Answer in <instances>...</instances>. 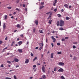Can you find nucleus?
Returning <instances> with one entry per match:
<instances>
[{
    "instance_id": "nucleus-1",
    "label": "nucleus",
    "mask_w": 79,
    "mask_h": 79,
    "mask_svg": "<svg viewBox=\"0 0 79 79\" xmlns=\"http://www.w3.org/2000/svg\"><path fill=\"white\" fill-rule=\"evenodd\" d=\"M64 25V21L60 20L59 22V26H60V27H62V26H63Z\"/></svg>"
},
{
    "instance_id": "nucleus-2",
    "label": "nucleus",
    "mask_w": 79,
    "mask_h": 79,
    "mask_svg": "<svg viewBox=\"0 0 79 79\" xmlns=\"http://www.w3.org/2000/svg\"><path fill=\"white\" fill-rule=\"evenodd\" d=\"M58 64L60 66H63L64 64V63H63V62H60L58 63Z\"/></svg>"
},
{
    "instance_id": "nucleus-3",
    "label": "nucleus",
    "mask_w": 79,
    "mask_h": 79,
    "mask_svg": "<svg viewBox=\"0 0 79 79\" xmlns=\"http://www.w3.org/2000/svg\"><path fill=\"white\" fill-rule=\"evenodd\" d=\"M3 27L4 30H5V28H6V23H3Z\"/></svg>"
},
{
    "instance_id": "nucleus-4",
    "label": "nucleus",
    "mask_w": 79,
    "mask_h": 79,
    "mask_svg": "<svg viewBox=\"0 0 79 79\" xmlns=\"http://www.w3.org/2000/svg\"><path fill=\"white\" fill-rule=\"evenodd\" d=\"M42 69L43 73H45V67L43 65L42 68Z\"/></svg>"
},
{
    "instance_id": "nucleus-5",
    "label": "nucleus",
    "mask_w": 79,
    "mask_h": 79,
    "mask_svg": "<svg viewBox=\"0 0 79 79\" xmlns=\"http://www.w3.org/2000/svg\"><path fill=\"white\" fill-rule=\"evenodd\" d=\"M57 3V0H55L53 2V6H55L56 5V3Z\"/></svg>"
},
{
    "instance_id": "nucleus-6",
    "label": "nucleus",
    "mask_w": 79,
    "mask_h": 79,
    "mask_svg": "<svg viewBox=\"0 0 79 79\" xmlns=\"http://www.w3.org/2000/svg\"><path fill=\"white\" fill-rule=\"evenodd\" d=\"M58 72H63V69L61 68H60L58 70Z\"/></svg>"
},
{
    "instance_id": "nucleus-7",
    "label": "nucleus",
    "mask_w": 79,
    "mask_h": 79,
    "mask_svg": "<svg viewBox=\"0 0 79 79\" xmlns=\"http://www.w3.org/2000/svg\"><path fill=\"white\" fill-rule=\"evenodd\" d=\"M29 61V60L28 59H26L25 61V63H28Z\"/></svg>"
},
{
    "instance_id": "nucleus-8",
    "label": "nucleus",
    "mask_w": 79,
    "mask_h": 79,
    "mask_svg": "<svg viewBox=\"0 0 79 79\" xmlns=\"http://www.w3.org/2000/svg\"><path fill=\"white\" fill-rule=\"evenodd\" d=\"M14 61L15 62H18L19 61V60L17 59L16 58H14Z\"/></svg>"
},
{
    "instance_id": "nucleus-9",
    "label": "nucleus",
    "mask_w": 79,
    "mask_h": 79,
    "mask_svg": "<svg viewBox=\"0 0 79 79\" xmlns=\"http://www.w3.org/2000/svg\"><path fill=\"white\" fill-rule=\"evenodd\" d=\"M22 41H19L18 42V44H19V46H20L21 44H22Z\"/></svg>"
},
{
    "instance_id": "nucleus-10",
    "label": "nucleus",
    "mask_w": 79,
    "mask_h": 79,
    "mask_svg": "<svg viewBox=\"0 0 79 79\" xmlns=\"http://www.w3.org/2000/svg\"><path fill=\"white\" fill-rule=\"evenodd\" d=\"M64 6L66 8H68V4H65L64 5Z\"/></svg>"
},
{
    "instance_id": "nucleus-11",
    "label": "nucleus",
    "mask_w": 79,
    "mask_h": 79,
    "mask_svg": "<svg viewBox=\"0 0 79 79\" xmlns=\"http://www.w3.org/2000/svg\"><path fill=\"white\" fill-rule=\"evenodd\" d=\"M16 27L17 28H21V25L18 24L17 25Z\"/></svg>"
},
{
    "instance_id": "nucleus-12",
    "label": "nucleus",
    "mask_w": 79,
    "mask_h": 79,
    "mask_svg": "<svg viewBox=\"0 0 79 79\" xmlns=\"http://www.w3.org/2000/svg\"><path fill=\"white\" fill-rule=\"evenodd\" d=\"M57 26H58L59 24L60 25V22H59V21H57L56 22Z\"/></svg>"
},
{
    "instance_id": "nucleus-13",
    "label": "nucleus",
    "mask_w": 79,
    "mask_h": 79,
    "mask_svg": "<svg viewBox=\"0 0 79 79\" xmlns=\"http://www.w3.org/2000/svg\"><path fill=\"white\" fill-rule=\"evenodd\" d=\"M18 50L19 53H21L23 52V49H18Z\"/></svg>"
},
{
    "instance_id": "nucleus-14",
    "label": "nucleus",
    "mask_w": 79,
    "mask_h": 79,
    "mask_svg": "<svg viewBox=\"0 0 79 79\" xmlns=\"http://www.w3.org/2000/svg\"><path fill=\"white\" fill-rule=\"evenodd\" d=\"M40 45L41 47H44V43H40Z\"/></svg>"
},
{
    "instance_id": "nucleus-15",
    "label": "nucleus",
    "mask_w": 79,
    "mask_h": 79,
    "mask_svg": "<svg viewBox=\"0 0 79 79\" xmlns=\"http://www.w3.org/2000/svg\"><path fill=\"white\" fill-rule=\"evenodd\" d=\"M43 79H45L46 78V76L45 75H43L42 76Z\"/></svg>"
},
{
    "instance_id": "nucleus-16",
    "label": "nucleus",
    "mask_w": 79,
    "mask_h": 79,
    "mask_svg": "<svg viewBox=\"0 0 79 79\" xmlns=\"http://www.w3.org/2000/svg\"><path fill=\"white\" fill-rule=\"evenodd\" d=\"M52 20H50L49 22H48V23L49 24H52Z\"/></svg>"
},
{
    "instance_id": "nucleus-17",
    "label": "nucleus",
    "mask_w": 79,
    "mask_h": 79,
    "mask_svg": "<svg viewBox=\"0 0 79 79\" xmlns=\"http://www.w3.org/2000/svg\"><path fill=\"white\" fill-rule=\"evenodd\" d=\"M57 16L58 17V18H60V17H61V15L60 14H57Z\"/></svg>"
},
{
    "instance_id": "nucleus-18",
    "label": "nucleus",
    "mask_w": 79,
    "mask_h": 79,
    "mask_svg": "<svg viewBox=\"0 0 79 79\" xmlns=\"http://www.w3.org/2000/svg\"><path fill=\"white\" fill-rule=\"evenodd\" d=\"M7 48H8L7 47H6L5 48H4V49H3V51L2 52H5V50H6V49H7Z\"/></svg>"
},
{
    "instance_id": "nucleus-19",
    "label": "nucleus",
    "mask_w": 79,
    "mask_h": 79,
    "mask_svg": "<svg viewBox=\"0 0 79 79\" xmlns=\"http://www.w3.org/2000/svg\"><path fill=\"white\" fill-rule=\"evenodd\" d=\"M53 53H52L51 54V58H53Z\"/></svg>"
},
{
    "instance_id": "nucleus-20",
    "label": "nucleus",
    "mask_w": 79,
    "mask_h": 79,
    "mask_svg": "<svg viewBox=\"0 0 79 79\" xmlns=\"http://www.w3.org/2000/svg\"><path fill=\"white\" fill-rule=\"evenodd\" d=\"M39 32L41 33V34H43V31H42V30H40L39 31Z\"/></svg>"
},
{
    "instance_id": "nucleus-21",
    "label": "nucleus",
    "mask_w": 79,
    "mask_h": 79,
    "mask_svg": "<svg viewBox=\"0 0 79 79\" xmlns=\"http://www.w3.org/2000/svg\"><path fill=\"white\" fill-rule=\"evenodd\" d=\"M44 6H40L39 8L40 10H41V9H42V8H44Z\"/></svg>"
},
{
    "instance_id": "nucleus-22",
    "label": "nucleus",
    "mask_w": 79,
    "mask_h": 79,
    "mask_svg": "<svg viewBox=\"0 0 79 79\" xmlns=\"http://www.w3.org/2000/svg\"><path fill=\"white\" fill-rule=\"evenodd\" d=\"M35 23L37 26H38V21L36 20L35 22Z\"/></svg>"
},
{
    "instance_id": "nucleus-23",
    "label": "nucleus",
    "mask_w": 79,
    "mask_h": 79,
    "mask_svg": "<svg viewBox=\"0 0 79 79\" xmlns=\"http://www.w3.org/2000/svg\"><path fill=\"white\" fill-rule=\"evenodd\" d=\"M59 29L60 31H63V30H64V29L62 27H61L59 28Z\"/></svg>"
},
{
    "instance_id": "nucleus-24",
    "label": "nucleus",
    "mask_w": 79,
    "mask_h": 79,
    "mask_svg": "<svg viewBox=\"0 0 79 79\" xmlns=\"http://www.w3.org/2000/svg\"><path fill=\"white\" fill-rule=\"evenodd\" d=\"M66 20H69V19H70V18L66 17Z\"/></svg>"
},
{
    "instance_id": "nucleus-25",
    "label": "nucleus",
    "mask_w": 79,
    "mask_h": 79,
    "mask_svg": "<svg viewBox=\"0 0 79 79\" xmlns=\"http://www.w3.org/2000/svg\"><path fill=\"white\" fill-rule=\"evenodd\" d=\"M37 57H35L34 59L33 60V61H34L35 60H37Z\"/></svg>"
},
{
    "instance_id": "nucleus-26",
    "label": "nucleus",
    "mask_w": 79,
    "mask_h": 79,
    "mask_svg": "<svg viewBox=\"0 0 79 79\" xmlns=\"http://www.w3.org/2000/svg\"><path fill=\"white\" fill-rule=\"evenodd\" d=\"M7 17H8V16L6 15L4 16V18L5 19H7Z\"/></svg>"
},
{
    "instance_id": "nucleus-27",
    "label": "nucleus",
    "mask_w": 79,
    "mask_h": 79,
    "mask_svg": "<svg viewBox=\"0 0 79 79\" xmlns=\"http://www.w3.org/2000/svg\"><path fill=\"white\" fill-rule=\"evenodd\" d=\"M40 3L41 5H44L45 3H44V2H41Z\"/></svg>"
},
{
    "instance_id": "nucleus-28",
    "label": "nucleus",
    "mask_w": 79,
    "mask_h": 79,
    "mask_svg": "<svg viewBox=\"0 0 79 79\" xmlns=\"http://www.w3.org/2000/svg\"><path fill=\"white\" fill-rule=\"evenodd\" d=\"M15 10H17L18 11H20V10H19V9H18V8H16L15 9Z\"/></svg>"
},
{
    "instance_id": "nucleus-29",
    "label": "nucleus",
    "mask_w": 79,
    "mask_h": 79,
    "mask_svg": "<svg viewBox=\"0 0 79 79\" xmlns=\"http://www.w3.org/2000/svg\"><path fill=\"white\" fill-rule=\"evenodd\" d=\"M54 11L55 12H56L57 11V8L54 9Z\"/></svg>"
},
{
    "instance_id": "nucleus-30",
    "label": "nucleus",
    "mask_w": 79,
    "mask_h": 79,
    "mask_svg": "<svg viewBox=\"0 0 79 79\" xmlns=\"http://www.w3.org/2000/svg\"><path fill=\"white\" fill-rule=\"evenodd\" d=\"M19 0H17L16 1V2L15 3H19Z\"/></svg>"
},
{
    "instance_id": "nucleus-31",
    "label": "nucleus",
    "mask_w": 79,
    "mask_h": 79,
    "mask_svg": "<svg viewBox=\"0 0 79 79\" xmlns=\"http://www.w3.org/2000/svg\"><path fill=\"white\" fill-rule=\"evenodd\" d=\"M61 54V52H57V54L60 55V54Z\"/></svg>"
},
{
    "instance_id": "nucleus-32",
    "label": "nucleus",
    "mask_w": 79,
    "mask_h": 79,
    "mask_svg": "<svg viewBox=\"0 0 79 79\" xmlns=\"http://www.w3.org/2000/svg\"><path fill=\"white\" fill-rule=\"evenodd\" d=\"M23 36H24V35L23 34H22L20 35V37H23Z\"/></svg>"
},
{
    "instance_id": "nucleus-33",
    "label": "nucleus",
    "mask_w": 79,
    "mask_h": 79,
    "mask_svg": "<svg viewBox=\"0 0 79 79\" xmlns=\"http://www.w3.org/2000/svg\"><path fill=\"white\" fill-rule=\"evenodd\" d=\"M14 43H15V42L13 41V42H12V43L11 44V46H13V45H14L13 44H14Z\"/></svg>"
},
{
    "instance_id": "nucleus-34",
    "label": "nucleus",
    "mask_w": 79,
    "mask_h": 79,
    "mask_svg": "<svg viewBox=\"0 0 79 79\" xmlns=\"http://www.w3.org/2000/svg\"><path fill=\"white\" fill-rule=\"evenodd\" d=\"M61 79H65L64 77L63 76H61Z\"/></svg>"
},
{
    "instance_id": "nucleus-35",
    "label": "nucleus",
    "mask_w": 79,
    "mask_h": 79,
    "mask_svg": "<svg viewBox=\"0 0 79 79\" xmlns=\"http://www.w3.org/2000/svg\"><path fill=\"white\" fill-rule=\"evenodd\" d=\"M7 8H8L9 10H10V9H11V7H7Z\"/></svg>"
},
{
    "instance_id": "nucleus-36",
    "label": "nucleus",
    "mask_w": 79,
    "mask_h": 79,
    "mask_svg": "<svg viewBox=\"0 0 79 79\" xmlns=\"http://www.w3.org/2000/svg\"><path fill=\"white\" fill-rule=\"evenodd\" d=\"M14 79H17V78L16 77L15 75H14Z\"/></svg>"
},
{
    "instance_id": "nucleus-37",
    "label": "nucleus",
    "mask_w": 79,
    "mask_h": 79,
    "mask_svg": "<svg viewBox=\"0 0 79 79\" xmlns=\"http://www.w3.org/2000/svg\"><path fill=\"white\" fill-rule=\"evenodd\" d=\"M31 56H34V55H33V54L32 53V52H31Z\"/></svg>"
},
{
    "instance_id": "nucleus-38",
    "label": "nucleus",
    "mask_w": 79,
    "mask_h": 79,
    "mask_svg": "<svg viewBox=\"0 0 79 79\" xmlns=\"http://www.w3.org/2000/svg\"><path fill=\"white\" fill-rule=\"evenodd\" d=\"M53 40V42H56V39H55V38Z\"/></svg>"
},
{
    "instance_id": "nucleus-39",
    "label": "nucleus",
    "mask_w": 79,
    "mask_h": 79,
    "mask_svg": "<svg viewBox=\"0 0 79 79\" xmlns=\"http://www.w3.org/2000/svg\"><path fill=\"white\" fill-rule=\"evenodd\" d=\"M33 32H35V28H34L33 29Z\"/></svg>"
},
{
    "instance_id": "nucleus-40",
    "label": "nucleus",
    "mask_w": 79,
    "mask_h": 79,
    "mask_svg": "<svg viewBox=\"0 0 79 79\" xmlns=\"http://www.w3.org/2000/svg\"><path fill=\"white\" fill-rule=\"evenodd\" d=\"M7 63H9V64H11V61H7Z\"/></svg>"
},
{
    "instance_id": "nucleus-41",
    "label": "nucleus",
    "mask_w": 79,
    "mask_h": 79,
    "mask_svg": "<svg viewBox=\"0 0 79 79\" xmlns=\"http://www.w3.org/2000/svg\"><path fill=\"white\" fill-rule=\"evenodd\" d=\"M56 69H57V68L56 67L54 69V71H56Z\"/></svg>"
},
{
    "instance_id": "nucleus-42",
    "label": "nucleus",
    "mask_w": 79,
    "mask_h": 79,
    "mask_svg": "<svg viewBox=\"0 0 79 79\" xmlns=\"http://www.w3.org/2000/svg\"><path fill=\"white\" fill-rule=\"evenodd\" d=\"M65 40L64 38H62L61 40V41L62 42H63V41H64Z\"/></svg>"
},
{
    "instance_id": "nucleus-43",
    "label": "nucleus",
    "mask_w": 79,
    "mask_h": 79,
    "mask_svg": "<svg viewBox=\"0 0 79 79\" xmlns=\"http://www.w3.org/2000/svg\"><path fill=\"white\" fill-rule=\"evenodd\" d=\"M5 79H11V78L6 77L5 78Z\"/></svg>"
},
{
    "instance_id": "nucleus-44",
    "label": "nucleus",
    "mask_w": 79,
    "mask_h": 79,
    "mask_svg": "<svg viewBox=\"0 0 79 79\" xmlns=\"http://www.w3.org/2000/svg\"><path fill=\"white\" fill-rule=\"evenodd\" d=\"M3 44V41L2 40L0 41V44Z\"/></svg>"
},
{
    "instance_id": "nucleus-45",
    "label": "nucleus",
    "mask_w": 79,
    "mask_h": 79,
    "mask_svg": "<svg viewBox=\"0 0 79 79\" xmlns=\"http://www.w3.org/2000/svg\"><path fill=\"white\" fill-rule=\"evenodd\" d=\"M73 44H77V42H73Z\"/></svg>"
},
{
    "instance_id": "nucleus-46",
    "label": "nucleus",
    "mask_w": 79,
    "mask_h": 79,
    "mask_svg": "<svg viewBox=\"0 0 79 79\" xmlns=\"http://www.w3.org/2000/svg\"><path fill=\"white\" fill-rule=\"evenodd\" d=\"M57 45H60V43H57Z\"/></svg>"
},
{
    "instance_id": "nucleus-47",
    "label": "nucleus",
    "mask_w": 79,
    "mask_h": 79,
    "mask_svg": "<svg viewBox=\"0 0 79 79\" xmlns=\"http://www.w3.org/2000/svg\"><path fill=\"white\" fill-rule=\"evenodd\" d=\"M42 48V47H40L39 48V50H41Z\"/></svg>"
},
{
    "instance_id": "nucleus-48",
    "label": "nucleus",
    "mask_w": 79,
    "mask_h": 79,
    "mask_svg": "<svg viewBox=\"0 0 79 79\" xmlns=\"http://www.w3.org/2000/svg\"><path fill=\"white\" fill-rule=\"evenodd\" d=\"M69 37H65V39H68Z\"/></svg>"
},
{
    "instance_id": "nucleus-49",
    "label": "nucleus",
    "mask_w": 79,
    "mask_h": 79,
    "mask_svg": "<svg viewBox=\"0 0 79 79\" xmlns=\"http://www.w3.org/2000/svg\"><path fill=\"white\" fill-rule=\"evenodd\" d=\"M50 13V12H48L46 13V15H48Z\"/></svg>"
},
{
    "instance_id": "nucleus-50",
    "label": "nucleus",
    "mask_w": 79,
    "mask_h": 79,
    "mask_svg": "<svg viewBox=\"0 0 79 79\" xmlns=\"http://www.w3.org/2000/svg\"><path fill=\"white\" fill-rule=\"evenodd\" d=\"M51 45H52V47H54V45L53 44V43L51 44Z\"/></svg>"
},
{
    "instance_id": "nucleus-51",
    "label": "nucleus",
    "mask_w": 79,
    "mask_h": 79,
    "mask_svg": "<svg viewBox=\"0 0 79 79\" xmlns=\"http://www.w3.org/2000/svg\"><path fill=\"white\" fill-rule=\"evenodd\" d=\"M0 67H1V68H3V64H2L1 65Z\"/></svg>"
},
{
    "instance_id": "nucleus-52",
    "label": "nucleus",
    "mask_w": 79,
    "mask_h": 79,
    "mask_svg": "<svg viewBox=\"0 0 79 79\" xmlns=\"http://www.w3.org/2000/svg\"><path fill=\"white\" fill-rule=\"evenodd\" d=\"M73 48H76V46H73Z\"/></svg>"
},
{
    "instance_id": "nucleus-53",
    "label": "nucleus",
    "mask_w": 79,
    "mask_h": 79,
    "mask_svg": "<svg viewBox=\"0 0 79 79\" xmlns=\"http://www.w3.org/2000/svg\"><path fill=\"white\" fill-rule=\"evenodd\" d=\"M51 38L52 39V40H54V39H55V38H54V37H53V36H52Z\"/></svg>"
},
{
    "instance_id": "nucleus-54",
    "label": "nucleus",
    "mask_w": 79,
    "mask_h": 79,
    "mask_svg": "<svg viewBox=\"0 0 79 79\" xmlns=\"http://www.w3.org/2000/svg\"><path fill=\"white\" fill-rule=\"evenodd\" d=\"M23 7H25L26 6V5L25 4H23Z\"/></svg>"
},
{
    "instance_id": "nucleus-55",
    "label": "nucleus",
    "mask_w": 79,
    "mask_h": 79,
    "mask_svg": "<svg viewBox=\"0 0 79 79\" xmlns=\"http://www.w3.org/2000/svg\"><path fill=\"white\" fill-rule=\"evenodd\" d=\"M38 48H39V47H36L35 48V50H37V49H38Z\"/></svg>"
},
{
    "instance_id": "nucleus-56",
    "label": "nucleus",
    "mask_w": 79,
    "mask_h": 79,
    "mask_svg": "<svg viewBox=\"0 0 79 79\" xmlns=\"http://www.w3.org/2000/svg\"><path fill=\"white\" fill-rule=\"evenodd\" d=\"M36 65H33V67L34 68H36Z\"/></svg>"
},
{
    "instance_id": "nucleus-57",
    "label": "nucleus",
    "mask_w": 79,
    "mask_h": 79,
    "mask_svg": "<svg viewBox=\"0 0 79 79\" xmlns=\"http://www.w3.org/2000/svg\"><path fill=\"white\" fill-rule=\"evenodd\" d=\"M73 60H76V57H74V58H73Z\"/></svg>"
},
{
    "instance_id": "nucleus-58",
    "label": "nucleus",
    "mask_w": 79,
    "mask_h": 79,
    "mask_svg": "<svg viewBox=\"0 0 79 79\" xmlns=\"http://www.w3.org/2000/svg\"><path fill=\"white\" fill-rule=\"evenodd\" d=\"M48 41V40L47 39H46V42L47 43V42Z\"/></svg>"
},
{
    "instance_id": "nucleus-59",
    "label": "nucleus",
    "mask_w": 79,
    "mask_h": 79,
    "mask_svg": "<svg viewBox=\"0 0 79 79\" xmlns=\"http://www.w3.org/2000/svg\"><path fill=\"white\" fill-rule=\"evenodd\" d=\"M61 11L62 12H63V11H64V10H63V9H62V10H61Z\"/></svg>"
},
{
    "instance_id": "nucleus-60",
    "label": "nucleus",
    "mask_w": 79,
    "mask_h": 79,
    "mask_svg": "<svg viewBox=\"0 0 79 79\" xmlns=\"http://www.w3.org/2000/svg\"><path fill=\"white\" fill-rule=\"evenodd\" d=\"M71 8V6H69V8L70 9V8Z\"/></svg>"
},
{
    "instance_id": "nucleus-61",
    "label": "nucleus",
    "mask_w": 79,
    "mask_h": 79,
    "mask_svg": "<svg viewBox=\"0 0 79 79\" xmlns=\"http://www.w3.org/2000/svg\"><path fill=\"white\" fill-rule=\"evenodd\" d=\"M18 31V30H16L15 31H14V32H16V31Z\"/></svg>"
},
{
    "instance_id": "nucleus-62",
    "label": "nucleus",
    "mask_w": 79,
    "mask_h": 79,
    "mask_svg": "<svg viewBox=\"0 0 79 79\" xmlns=\"http://www.w3.org/2000/svg\"><path fill=\"white\" fill-rule=\"evenodd\" d=\"M7 37H6V38H5V40H7Z\"/></svg>"
},
{
    "instance_id": "nucleus-63",
    "label": "nucleus",
    "mask_w": 79,
    "mask_h": 79,
    "mask_svg": "<svg viewBox=\"0 0 79 79\" xmlns=\"http://www.w3.org/2000/svg\"><path fill=\"white\" fill-rule=\"evenodd\" d=\"M19 65H16V68H18V67H19Z\"/></svg>"
},
{
    "instance_id": "nucleus-64",
    "label": "nucleus",
    "mask_w": 79,
    "mask_h": 79,
    "mask_svg": "<svg viewBox=\"0 0 79 79\" xmlns=\"http://www.w3.org/2000/svg\"><path fill=\"white\" fill-rule=\"evenodd\" d=\"M27 44H29V42L28 41L27 42Z\"/></svg>"
}]
</instances>
